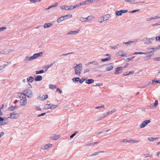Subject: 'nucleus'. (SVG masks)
Listing matches in <instances>:
<instances>
[{
  "instance_id": "nucleus-1",
  "label": "nucleus",
  "mask_w": 160,
  "mask_h": 160,
  "mask_svg": "<svg viewBox=\"0 0 160 160\" xmlns=\"http://www.w3.org/2000/svg\"><path fill=\"white\" fill-rule=\"evenodd\" d=\"M43 52H41L39 53H35L33 56L31 57L27 56L25 58L24 61H30L38 57H40L42 56Z\"/></svg>"
},
{
  "instance_id": "nucleus-2",
  "label": "nucleus",
  "mask_w": 160,
  "mask_h": 160,
  "mask_svg": "<svg viewBox=\"0 0 160 160\" xmlns=\"http://www.w3.org/2000/svg\"><path fill=\"white\" fill-rule=\"evenodd\" d=\"M19 98H20V104L21 106H25L27 104V102L25 95L23 94H21Z\"/></svg>"
},
{
  "instance_id": "nucleus-3",
  "label": "nucleus",
  "mask_w": 160,
  "mask_h": 160,
  "mask_svg": "<svg viewBox=\"0 0 160 160\" xmlns=\"http://www.w3.org/2000/svg\"><path fill=\"white\" fill-rule=\"evenodd\" d=\"M72 15L71 14H67L65 16H63L58 18L57 22L58 23H60L61 22L68 18H71L72 17Z\"/></svg>"
},
{
  "instance_id": "nucleus-4",
  "label": "nucleus",
  "mask_w": 160,
  "mask_h": 160,
  "mask_svg": "<svg viewBox=\"0 0 160 160\" xmlns=\"http://www.w3.org/2000/svg\"><path fill=\"white\" fill-rule=\"evenodd\" d=\"M22 94H25L26 96L28 98H31L33 96V93L32 91L29 89H27L24 90Z\"/></svg>"
},
{
  "instance_id": "nucleus-5",
  "label": "nucleus",
  "mask_w": 160,
  "mask_h": 160,
  "mask_svg": "<svg viewBox=\"0 0 160 160\" xmlns=\"http://www.w3.org/2000/svg\"><path fill=\"white\" fill-rule=\"evenodd\" d=\"M57 107V105H55L53 104H46L44 107V108L45 109H55Z\"/></svg>"
},
{
  "instance_id": "nucleus-6",
  "label": "nucleus",
  "mask_w": 160,
  "mask_h": 160,
  "mask_svg": "<svg viewBox=\"0 0 160 160\" xmlns=\"http://www.w3.org/2000/svg\"><path fill=\"white\" fill-rule=\"evenodd\" d=\"M75 73L76 74H80V64H76L74 68Z\"/></svg>"
},
{
  "instance_id": "nucleus-7",
  "label": "nucleus",
  "mask_w": 160,
  "mask_h": 160,
  "mask_svg": "<svg viewBox=\"0 0 160 160\" xmlns=\"http://www.w3.org/2000/svg\"><path fill=\"white\" fill-rule=\"evenodd\" d=\"M19 117V115L18 114L13 112L10 113V116L8 118L12 119H16L18 118Z\"/></svg>"
},
{
  "instance_id": "nucleus-8",
  "label": "nucleus",
  "mask_w": 160,
  "mask_h": 160,
  "mask_svg": "<svg viewBox=\"0 0 160 160\" xmlns=\"http://www.w3.org/2000/svg\"><path fill=\"white\" fill-rule=\"evenodd\" d=\"M150 121L149 120H147L144 121L140 125V128H142L145 127L148 123L150 122Z\"/></svg>"
},
{
  "instance_id": "nucleus-9",
  "label": "nucleus",
  "mask_w": 160,
  "mask_h": 160,
  "mask_svg": "<svg viewBox=\"0 0 160 160\" xmlns=\"http://www.w3.org/2000/svg\"><path fill=\"white\" fill-rule=\"evenodd\" d=\"M12 51V50L10 49H4L3 50L1 51V54H8L11 52Z\"/></svg>"
},
{
  "instance_id": "nucleus-10",
  "label": "nucleus",
  "mask_w": 160,
  "mask_h": 160,
  "mask_svg": "<svg viewBox=\"0 0 160 160\" xmlns=\"http://www.w3.org/2000/svg\"><path fill=\"white\" fill-rule=\"evenodd\" d=\"M128 12V10H121L120 11H116V14L118 16H121L122 15L123 13H125Z\"/></svg>"
},
{
  "instance_id": "nucleus-11",
  "label": "nucleus",
  "mask_w": 160,
  "mask_h": 160,
  "mask_svg": "<svg viewBox=\"0 0 160 160\" xmlns=\"http://www.w3.org/2000/svg\"><path fill=\"white\" fill-rule=\"evenodd\" d=\"M123 70V68L122 67H118L116 68L115 72V74L116 75L122 72Z\"/></svg>"
},
{
  "instance_id": "nucleus-12",
  "label": "nucleus",
  "mask_w": 160,
  "mask_h": 160,
  "mask_svg": "<svg viewBox=\"0 0 160 160\" xmlns=\"http://www.w3.org/2000/svg\"><path fill=\"white\" fill-rule=\"evenodd\" d=\"M52 146V144H47L42 145L41 148L42 149L46 150L49 148H51Z\"/></svg>"
},
{
  "instance_id": "nucleus-13",
  "label": "nucleus",
  "mask_w": 160,
  "mask_h": 160,
  "mask_svg": "<svg viewBox=\"0 0 160 160\" xmlns=\"http://www.w3.org/2000/svg\"><path fill=\"white\" fill-rule=\"evenodd\" d=\"M94 17L92 16H88L87 18H81V21L82 22H86L88 20H91L93 19Z\"/></svg>"
},
{
  "instance_id": "nucleus-14",
  "label": "nucleus",
  "mask_w": 160,
  "mask_h": 160,
  "mask_svg": "<svg viewBox=\"0 0 160 160\" xmlns=\"http://www.w3.org/2000/svg\"><path fill=\"white\" fill-rule=\"evenodd\" d=\"M113 68L112 64L111 63L108 65L106 67V70L107 71H109L111 70Z\"/></svg>"
},
{
  "instance_id": "nucleus-15",
  "label": "nucleus",
  "mask_w": 160,
  "mask_h": 160,
  "mask_svg": "<svg viewBox=\"0 0 160 160\" xmlns=\"http://www.w3.org/2000/svg\"><path fill=\"white\" fill-rule=\"evenodd\" d=\"M60 136L58 135L52 134L51 137V138L53 140H57L59 138Z\"/></svg>"
},
{
  "instance_id": "nucleus-16",
  "label": "nucleus",
  "mask_w": 160,
  "mask_h": 160,
  "mask_svg": "<svg viewBox=\"0 0 160 160\" xmlns=\"http://www.w3.org/2000/svg\"><path fill=\"white\" fill-rule=\"evenodd\" d=\"M80 31L79 29H78L75 31H70L69 32L67 33V35L69 34H72V35H75L78 33Z\"/></svg>"
},
{
  "instance_id": "nucleus-17",
  "label": "nucleus",
  "mask_w": 160,
  "mask_h": 160,
  "mask_svg": "<svg viewBox=\"0 0 160 160\" xmlns=\"http://www.w3.org/2000/svg\"><path fill=\"white\" fill-rule=\"evenodd\" d=\"M154 53V51H151L149 52H147L146 53V54L147 55V57L148 59H150L151 56L153 55Z\"/></svg>"
},
{
  "instance_id": "nucleus-18",
  "label": "nucleus",
  "mask_w": 160,
  "mask_h": 160,
  "mask_svg": "<svg viewBox=\"0 0 160 160\" xmlns=\"http://www.w3.org/2000/svg\"><path fill=\"white\" fill-rule=\"evenodd\" d=\"M58 5V2H55L54 5H51L49 7H48L47 8L45 9L46 10H48L50 9V8L54 7H57Z\"/></svg>"
},
{
  "instance_id": "nucleus-19",
  "label": "nucleus",
  "mask_w": 160,
  "mask_h": 160,
  "mask_svg": "<svg viewBox=\"0 0 160 160\" xmlns=\"http://www.w3.org/2000/svg\"><path fill=\"white\" fill-rule=\"evenodd\" d=\"M60 8L61 10H64L66 11H68V6L66 5H63L60 7Z\"/></svg>"
},
{
  "instance_id": "nucleus-20",
  "label": "nucleus",
  "mask_w": 160,
  "mask_h": 160,
  "mask_svg": "<svg viewBox=\"0 0 160 160\" xmlns=\"http://www.w3.org/2000/svg\"><path fill=\"white\" fill-rule=\"evenodd\" d=\"M42 77L41 75H38L35 78L36 81H39L42 80Z\"/></svg>"
},
{
  "instance_id": "nucleus-21",
  "label": "nucleus",
  "mask_w": 160,
  "mask_h": 160,
  "mask_svg": "<svg viewBox=\"0 0 160 160\" xmlns=\"http://www.w3.org/2000/svg\"><path fill=\"white\" fill-rule=\"evenodd\" d=\"M111 16L109 14H107L105 15L103 17L104 21L108 20L109 18H111Z\"/></svg>"
},
{
  "instance_id": "nucleus-22",
  "label": "nucleus",
  "mask_w": 160,
  "mask_h": 160,
  "mask_svg": "<svg viewBox=\"0 0 160 160\" xmlns=\"http://www.w3.org/2000/svg\"><path fill=\"white\" fill-rule=\"evenodd\" d=\"M48 98V96L47 95H43L40 97V99L41 100H43L47 99Z\"/></svg>"
},
{
  "instance_id": "nucleus-23",
  "label": "nucleus",
  "mask_w": 160,
  "mask_h": 160,
  "mask_svg": "<svg viewBox=\"0 0 160 160\" xmlns=\"http://www.w3.org/2000/svg\"><path fill=\"white\" fill-rule=\"evenodd\" d=\"M72 80L74 83H76L78 82H80V78H74L72 79Z\"/></svg>"
},
{
  "instance_id": "nucleus-24",
  "label": "nucleus",
  "mask_w": 160,
  "mask_h": 160,
  "mask_svg": "<svg viewBox=\"0 0 160 160\" xmlns=\"http://www.w3.org/2000/svg\"><path fill=\"white\" fill-rule=\"evenodd\" d=\"M94 81V80L93 79H88L87 80H86L85 81V82L87 84H91Z\"/></svg>"
},
{
  "instance_id": "nucleus-25",
  "label": "nucleus",
  "mask_w": 160,
  "mask_h": 160,
  "mask_svg": "<svg viewBox=\"0 0 160 160\" xmlns=\"http://www.w3.org/2000/svg\"><path fill=\"white\" fill-rule=\"evenodd\" d=\"M116 111V110H113L112 111H111L110 112H108L107 113V115L104 116L103 117V118H102L100 119V120H101L102 119V118H104L105 117H106L108 115H110V114H112V113H114V112H115Z\"/></svg>"
},
{
  "instance_id": "nucleus-26",
  "label": "nucleus",
  "mask_w": 160,
  "mask_h": 160,
  "mask_svg": "<svg viewBox=\"0 0 160 160\" xmlns=\"http://www.w3.org/2000/svg\"><path fill=\"white\" fill-rule=\"evenodd\" d=\"M27 82L32 83L34 81V78L32 77H30L27 79Z\"/></svg>"
},
{
  "instance_id": "nucleus-27",
  "label": "nucleus",
  "mask_w": 160,
  "mask_h": 160,
  "mask_svg": "<svg viewBox=\"0 0 160 160\" xmlns=\"http://www.w3.org/2000/svg\"><path fill=\"white\" fill-rule=\"evenodd\" d=\"M52 25V24L51 23H45L43 26L44 28H49Z\"/></svg>"
},
{
  "instance_id": "nucleus-28",
  "label": "nucleus",
  "mask_w": 160,
  "mask_h": 160,
  "mask_svg": "<svg viewBox=\"0 0 160 160\" xmlns=\"http://www.w3.org/2000/svg\"><path fill=\"white\" fill-rule=\"evenodd\" d=\"M158 104V102L157 100H156L155 101V103L153 104H152L151 106L150 107L151 108H153V107H157V105Z\"/></svg>"
},
{
  "instance_id": "nucleus-29",
  "label": "nucleus",
  "mask_w": 160,
  "mask_h": 160,
  "mask_svg": "<svg viewBox=\"0 0 160 160\" xmlns=\"http://www.w3.org/2000/svg\"><path fill=\"white\" fill-rule=\"evenodd\" d=\"M7 65V64H4L3 65L0 66V73H1L4 70V68L5 66Z\"/></svg>"
},
{
  "instance_id": "nucleus-30",
  "label": "nucleus",
  "mask_w": 160,
  "mask_h": 160,
  "mask_svg": "<svg viewBox=\"0 0 160 160\" xmlns=\"http://www.w3.org/2000/svg\"><path fill=\"white\" fill-rule=\"evenodd\" d=\"M17 108V107L16 106H12L8 108V109L10 111H14Z\"/></svg>"
},
{
  "instance_id": "nucleus-31",
  "label": "nucleus",
  "mask_w": 160,
  "mask_h": 160,
  "mask_svg": "<svg viewBox=\"0 0 160 160\" xmlns=\"http://www.w3.org/2000/svg\"><path fill=\"white\" fill-rule=\"evenodd\" d=\"M138 142V141L133 139H129L128 140V142L130 143H137Z\"/></svg>"
},
{
  "instance_id": "nucleus-32",
  "label": "nucleus",
  "mask_w": 160,
  "mask_h": 160,
  "mask_svg": "<svg viewBox=\"0 0 160 160\" xmlns=\"http://www.w3.org/2000/svg\"><path fill=\"white\" fill-rule=\"evenodd\" d=\"M124 53L122 51H120L117 52V54L119 56L123 57L125 55Z\"/></svg>"
},
{
  "instance_id": "nucleus-33",
  "label": "nucleus",
  "mask_w": 160,
  "mask_h": 160,
  "mask_svg": "<svg viewBox=\"0 0 160 160\" xmlns=\"http://www.w3.org/2000/svg\"><path fill=\"white\" fill-rule=\"evenodd\" d=\"M49 88L52 89H54L56 88V86L54 85H52L49 84Z\"/></svg>"
},
{
  "instance_id": "nucleus-34",
  "label": "nucleus",
  "mask_w": 160,
  "mask_h": 160,
  "mask_svg": "<svg viewBox=\"0 0 160 160\" xmlns=\"http://www.w3.org/2000/svg\"><path fill=\"white\" fill-rule=\"evenodd\" d=\"M103 21H104V20L103 17H100L98 19V22L100 23H101Z\"/></svg>"
},
{
  "instance_id": "nucleus-35",
  "label": "nucleus",
  "mask_w": 160,
  "mask_h": 160,
  "mask_svg": "<svg viewBox=\"0 0 160 160\" xmlns=\"http://www.w3.org/2000/svg\"><path fill=\"white\" fill-rule=\"evenodd\" d=\"M79 132V131H76L72 134L70 136V138H73L77 133Z\"/></svg>"
},
{
  "instance_id": "nucleus-36",
  "label": "nucleus",
  "mask_w": 160,
  "mask_h": 160,
  "mask_svg": "<svg viewBox=\"0 0 160 160\" xmlns=\"http://www.w3.org/2000/svg\"><path fill=\"white\" fill-rule=\"evenodd\" d=\"M111 58L110 57H107L105 58L102 59L101 61L102 62H104L111 60Z\"/></svg>"
},
{
  "instance_id": "nucleus-37",
  "label": "nucleus",
  "mask_w": 160,
  "mask_h": 160,
  "mask_svg": "<svg viewBox=\"0 0 160 160\" xmlns=\"http://www.w3.org/2000/svg\"><path fill=\"white\" fill-rule=\"evenodd\" d=\"M98 142H90L88 144V146H92L98 143Z\"/></svg>"
},
{
  "instance_id": "nucleus-38",
  "label": "nucleus",
  "mask_w": 160,
  "mask_h": 160,
  "mask_svg": "<svg viewBox=\"0 0 160 160\" xmlns=\"http://www.w3.org/2000/svg\"><path fill=\"white\" fill-rule=\"evenodd\" d=\"M104 152V151H101V152H96L93 153L90 156H93V155H96L98 154L100 152Z\"/></svg>"
},
{
  "instance_id": "nucleus-39",
  "label": "nucleus",
  "mask_w": 160,
  "mask_h": 160,
  "mask_svg": "<svg viewBox=\"0 0 160 160\" xmlns=\"http://www.w3.org/2000/svg\"><path fill=\"white\" fill-rule=\"evenodd\" d=\"M160 83V81L156 80L155 79H153L152 80V84L153 85L154 83Z\"/></svg>"
},
{
  "instance_id": "nucleus-40",
  "label": "nucleus",
  "mask_w": 160,
  "mask_h": 160,
  "mask_svg": "<svg viewBox=\"0 0 160 160\" xmlns=\"http://www.w3.org/2000/svg\"><path fill=\"white\" fill-rule=\"evenodd\" d=\"M53 63H51V64L48 65L47 66H44V68H47V69H48V68H49L51 67L53 65Z\"/></svg>"
},
{
  "instance_id": "nucleus-41",
  "label": "nucleus",
  "mask_w": 160,
  "mask_h": 160,
  "mask_svg": "<svg viewBox=\"0 0 160 160\" xmlns=\"http://www.w3.org/2000/svg\"><path fill=\"white\" fill-rule=\"evenodd\" d=\"M134 73V71H130V72H129L128 73V74H123V76H127V75H129L130 74H133Z\"/></svg>"
},
{
  "instance_id": "nucleus-42",
  "label": "nucleus",
  "mask_w": 160,
  "mask_h": 160,
  "mask_svg": "<svg viewBox=\"0 0 160 160\" xmlns=\"http://www.w3.org/2000/svg\"><path fill=\"white\" fill-rule=\"evenodd\" d=\"M134 73V71H130V72H129L128 73V74H123V76H127V75H129L130 74H133Z\"/></svg>"
},
{
  "instance_id": "nucleus-43",
  "label": "nucleus",
  "mask_w": 160,
  "mask_h": 160,
  "mask_svg": "<svg viewBox=\"0 0 160 160\" xmlns=\"http://www.w3.org/2000/svg\"><path fill=\"white\" fill-rule=\"evenodd\" d=\"M44 72V71L43 70L40 71H36V74H38Z\"/></svg>"
},
{
  "instance_id": "nucleus-44",
  "label": "nucleus",
  "mask_w": 160,
  "mask_h": 160,
  "mask_svg": "<svg viewBox=\"0 0 160 160\" xmlns=\"http://www.w3.org/2000/svg\"><path fill=\"white\" fill-rule=\"evenodd\" d=\"M157 139V138H148V140L151 141H153L154 140Z\"/></svg>"
},
{
  "instance_id": "nucleus-45",
  "label": "nucleus",
  "mask_w": 160,
  "mask_h": 160,
  "mask_svg": "<svg viewBox=\"0 0 160 160\" xmlns=\"http://www.w3.org/2000/svg\"><path fill=\"white\" fill-rule=\"evenodd\" d=\"M93 2V1L92 0H88L87 1H86L85 2V4H89L92 3Z\"/></svg>"
},
{
  "instance_id": "nucleus-46",
  "label": "nucleus",
  "mask_w": 160,
  "mask_h": 160,
  "mask_svg": "<svg viewBox=\"0 0 160 160\" xmlns=\"http://www.w3.org/2000/svg\"><path fill=\"white\" fill-rule=\"evenodd\" d=\"M7 28L5 27H3L0 28V31H3L6 29Z\"/></svg>"
},
{
  "instance_id": "nucleus-47",
  "label": "nucleus",
  "mask_w": 160,
  "mask_h": 160,
  "mask_svg": "<svg viewBox=\"0 0 160 160\" xmlns=\"http://www.w3.org/2000/svg\"><path fill=\"white\" fill-rule=\"evenodd\" d=\"M68 11L71 10L73 9V6L69 5L68 6Z\"/></svg>"
},
{
  "instance_id": "nucleus-48",
  "label": "nucleus",
  "mask_w": 160,
  "mask_h": 160,
  "mask_svg": "<svg viewBox=\"0 0 160 160\" xmlns=\"http://www.w3.org/2000/svg\"><path fill=\"white\" fill-rule=\"evenodd\" d=\"M156 39L157 41H160V35L159 36H157L156 38Z\"/></svg>"
},
{
  "instance_id": "nucleus-49",
  "label": "nucleus",
  "mask_w": 160,
  "mask_h": 160,
  "mask_svg": "<svg viewBox=\"0 0 160 160\" xmlns=\"http://www.w3.org/2000/svg\"><path fill=\"white\" fill-rule=\"evenodd\" d=\"M154 60L156 61H160V57H156L154 59Z\"/></svg>"
},
{
  "instance_id": "nucleus-50",
  "label": "nucleus",
  "mask_w": 160,
  "mask_h": 160,
  "mask_svg": "<svg viewBox=\"0 0 160 160\" xmlns=\"http://www.w3.org/2000/svg\"><path fill=\"white\" fill-rule=\"evenodd\" d=\"M46 114V113H42L41 114H39L38 115V117H41V116H43L45 115Z\"/></svg>"
},
{
  "instance_id": "nucleus-51",
  "label": "nucleus",
  "mask_w": 160,
  "mask_h": 160,
  "mask_svg": "<svg viewBox=\"0 0 160 160\" xmlns=\"http://www.w3.org/2000/svg\"><path fill=\"white\" fill-rule=\"evenodd\" d=\"M133 42L130 41V42H125L123 43L125 44H127L128 45H129L130 44H131V43H133Z\"/></svg>"
},
{
  "instance_id": "nucleus-52",
  "label": "nucleus",
  "mask_w": 160,
  "mask_h": 160,
  "mask_svg": "<svg viewBox=\"0 0 160 160\" xmlns=\"http://www.w3.org/2000/svg\"><path fill=\"white\" fill-rule=\"evenodd\" d=\"M152 18L153 19H155L160 18V17L158 16H156L155 17H152Z\"/></svg>"
},
{
  "instance_id": "nucleus-53",
  "label": "nucleus",
  "mask_w": 160,
  "mask_h": 160,
  "mask_svg": "<svg viewBox=\"0 0 160 160\" xmlns=\"http://www.w3.org/2000/svg\"><path fill=\"white\" fill-rule=\"evenodd\" d=\"M125 1L126 2H134L135 1L134 0H125Z\"/></svg>"
},
{
  "instance_id": "nucleus-54",
  "label": "nucleus",
  "mask_w": 160,
  "mask_h": 160,
  "mask_svg": "<svg viewBox=\"0 0 160 160\" xmlns=\"http://www.w3.org/2000/svg\"><path fill=\"white\" fill-rule=\"evenodd\" d=\"M56 91H58L59 92V93H62V91H61L59 88H57L56 90Z\"/></svg>"
},
{
  "instance_id": "nucleus-55",
  "label": "nucleus",
  "mask_w": 160,
  "mask_h": 160,
  "mask_svg": "<svg viewBox=\"0 0 160 160\" xmlns=\"http://www.w3.org/2000/svg\"><path fill=\"white\" fill-rule=\"evenodd\" d=\"M4 134V132H2L0 133V138H1L2 136H3Z\"/></svg>"
},
{
  "instance_id": "nucleus-56",
  "label": "nucleus",
  "mask_w": 160,
  "mask_h": 160,
  "mask_svg": "<svg viewBox=\"0 0 160 160\" xmlns=\"http://www.w3.org/2000/svg\"><path fill=\"white\" fill-rule=\"evenodd\" d=\"M140 11L139 9H138L137 10H134L131 12V13H134L136 12H138Z\"/></svg>"
},
{
  "instance_id": "nucleus-57",
  "label": "nucleus",
  "mask_w": 160,
  "mask_h": 160,
  "mask_svg": "<svg viewBox=\"0 0 160 160\" xmlns=\"http://www.w3.org/2000/svg\"><path fill=\"white\" fill-rule=\"evenodd\" d=\"M36 109L37 110H40V111L41 110V108L39 107H36Z\"/></svg>"
},
{
  "instance_id": "nucleus-58",
  "label": "nucleus",
  "mask_w": 160,
  "mask_h": 160,
  "mask_svg": "<svg viewBox=\"0 0 160 160\" xmlns=\"http://www.w3.org/2000/svg\"><path fill=\"white\" fill-rule=\"evenodd\" d=\"M153 19V18H152V17L151 18H147V21H150L152 20Z\"/></svg>"
},
{
  "instance_id": "nucleus-59",
  "label": "nucleus",
  "mask_w": 160,
  "mask_h": 160,
  "mask_svg": "<svg viewBox=\"0 0 160 160\" xmlns=\"http://www.w3.org/2000/svg\"><path fill=\"white\" fill-rule=\"evenodd\" d=\"M73 53V52H71V53H66V54H63L62 55V56H66L67 55H69V54H72Z\"/></svg>"
},
{
  "instance_id": "nucleus-60",
  "label": "nucleus",
  "mask_w": 160,
  "mask_h": 160,
  "mask_svg": "<svg viewBox=\"0 0 160 160\" xmlns=\"http://www.w3.org/2000/svg\"><path fill=\"white\" fill-rule=\"evenodd\" d=\"M85 80V79L82 78L81 79V83H82Z\"/></svg>"
},
{
  "instance_id": "nucleus-61",
  "label": "nucleus",
  "mask_w": 160,
  "mask_h": 160,
  "mask_svg": "<svg viewBox=\"0 0 160 160\" xmlns=\"http://www.w3.org/2000/svg\"><path fill=\"white\" fill-rule=\"evenodd\" d=\"M30 2L32 3H35L36 2H37L36 1V0H30Z\"/></svg>"
},
{
  "instance_id": "nucleus-62",
  "label": "nucleus",
  "mask_w": 160,
  "mask_h": 160,
  "mask_svg": "<svg viewBox=\"0 0 160 160\" xmlns=\"http://www.w3.org/2000/svg\"><path fill=\"white\" fill-rule=\"evenodd\" d=\"M138 54H146V53H143V52H138Z\"/></svg>"
},
{
  "instance_id": "nucleus-63",
  "label": "nucleus",
  "mask_w": 160,
  "mask_h": 160,
  "mask_svg": "<svg viewBox=\"0 0 160 160\" xmlns=\"http://www.w3.org/2000/svg\"><path fill=\"white\" fill-rule=\"evenodd\" d=\"M75 6L76 8L80 6V3H79L77 4H76V5H75Z\"/></svg>"
},
{
  "instance_id": "nucleus-64",
  "label": "nucleus",
  "mask_w": 160,
  "mask_h": 160,
  "mask_svg": "<svg viewBox=\"0 0 160 160\" xmlns=\"http://www.w3.org/2000/svg\"><path fill=\"white\" fill-rule=\"evenodd\" d=\"M122 142H128V140H127V139H124Z\"/></svg>"
}]
</instances>
